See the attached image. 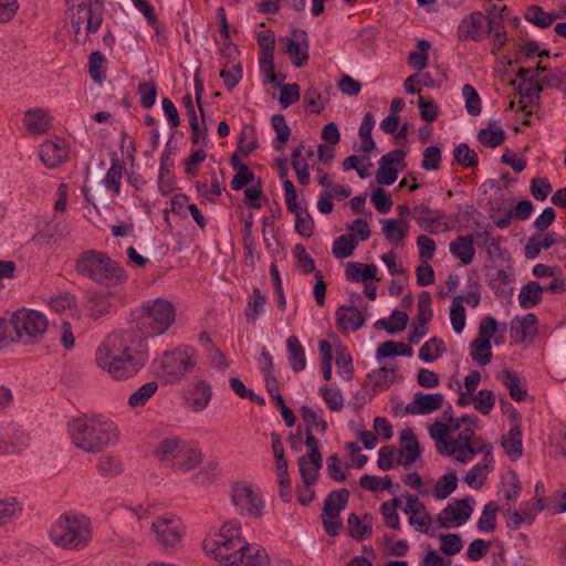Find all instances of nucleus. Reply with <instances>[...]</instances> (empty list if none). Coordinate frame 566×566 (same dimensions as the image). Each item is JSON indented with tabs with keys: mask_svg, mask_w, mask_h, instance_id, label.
I'll return each mask as SVG.
<instances>
[{
	"mask_svg": "<svg viewBox=\"0 0 566 566\" xmlns=\"http://www.w3.org/2000/svg\"><path fill=\"white\" fill-rule=\"evenodd\" d=\"M319 394L332 411H340L344 407V397L339 389L322 386Z\"/></svg>",
	"mask_w": 566,
	"mask_h": 566,
	"instance_id": "nucleus-63",
	"label": "nucleus"
},
{
	"mask_svg": "<svg viewBox=\"0 0 566 566\" xmlns=\"http://www.w3.org/2000/svg\"><path fill=\"white\" fill-rule=\"evenodd\" d=\"M151 530L156 534L157 542L165 549L177 547L184 535L182 522L175 515L157 517L151 524Z\"/></svg>",
	"mask_w": 566,
	"mask_h": 566,
	"instance_id": "nucleus-10",
	"label": "nucleus"
},
{
	"mask_svg": "<svg viewBox=\"0 0 566 566\" xmlns=\"http://www.w3.org/2000/svg\"><path fill=\"white\" fill-rule=\"evenodd\" d=\"M447 352L444 342L433 336L427 340L419 349V358L424 363H432Z\"/></svg>",
	"mask_w": 566,
	"mask_h": 566,
	"instance_id": "nucleus-36",
	"label": "nucleus"
},
{
	"mask_svg": "<svg viewBox=\"0 0 566 566\" xmlns=\"http://www.w3.org/2000/svg\"><path fill=\"white\" fill-rule=\"evenodd\" d=\"M497 326L499 324L493 316L483 317L479 324V335L470 344V356L480 366L488 365L492 359L491 339L493 337L496 345L504 343L503 333L506 329V325H503L502 333L500 335H496Z\"/></svg>",
	"mask_w": 566,
	"mask_h": 566,
	"instance_id": "nucleus-7",
	"label": "nucleus"
},
{
	"mask_svg": "<svg viewBox=\"0 0 566 566\" xmlns=\"http://www.w3.org/2000/svg\"><path fill=\"white\" fill-rule=\"evenodd\" d=\"M513 507L514 503H507V509L504 511L510 515L506 521V526L510 530H518L522 523L532 524L536 517V511L531 501L522 502L518 510H513Z\"/></svg>",
	"mask_w": 566,
	"mask_h": 566,
	"instance_id": "nucleus-20",
	"label": "nucleus"
},
{
	"mask_svg": "<svg viewBox=\"0 0 566 566\" xmlns=\"http://www.w3.org/2000/svg\"><path fill=\"white\" fill-rule=\"evenodd\" d=\"M124 168H125V163L118 158V156L115 151L112 153L111 168L108 169V171L104 178V185L108 190L114 191V193H116V195H118L120 192V180H122Z\"/></svg>",
	"mask_w": 566,
	"mask_h": 566,
	"instance_id": "nucleus-33",
	"label": "nucleus"
},
{
	"mask_svg": "<svg viewBox=\"0 0 566 566\" xmlns=\"http://www.w3.org/2000/svg\"><path fill=\"white\" fill-rule=\"evenodd\" d=\"M401 501L399 497H395L391 501L384 502L380 505V513L384 517L385 525L392 530L400 528V520L397 513V507L400 506Z\"/></svg>",
	"mask_w": 566,
	"mask_h": 566,
	"instance_id": "nucleus-48",
	"label": "nucleus"
},
{
	"mask_svg": "<svg viewBox=\"0 0 566 566\" xmlns=\"http://www.w3.org/2000/svg\"><path fill=\"white\" fill-rule=\"evenodd\" d=\"M400 463L397 462L395 446H384L378 451L377 467L381 471H389Z\"/></svg>",
	"mask_w": 566,
	"mask_h": 566,
	"instance_id": "nucleus-62",
	"label": "nucleus"
},
{
	"mask_svg": "<svg viewBox=\"0 0 566 566\" xmlns=\"http://www.w3.org/2000/svg\"><path fill=\"white\" fill-rule=\"evenodd\" d=\"M293 255L295 258V266L304 274H311L317 271L315 270V262L313 258L306 252L303 244H296L293 249Z\"/></svg>",
	"mask_w": 566,
	"mask_h": 566,
	"instance_id": "nucleus-53",
	"label": "nucleus"
},
{
	"mask_svg": "<svg viewBox=\"0 0 566 566\" xmlns=\"http://www.w3.org/2000/svg\"><path fill=\"white\" fill-rule=\"evenodd\" d=\"M397 367L381 366L367 375L373 380L374 394L388 389L396 378Z\"/></svg>",
	"mask_w": 566,
	"mask_h": 566,
	"instance_id": "nucleus-35",
	"label": "nucleus"
},
{
	"mask_svg": "<svg viewBox=\"0 0 566 566\" xmlns=\"http://www.w3.org/2000/svg\"><path fill=\"white\" fill-rule=\"evenodd\" d=\"M545 289L537 281H530L524 284L518 294V302L522 308H531L542 301Z\"/></svg>",
	"mask_w": 566,
	"mask_h": 566,
	"instance_id": "nucleus-34",
	"label": "nucleus"
},
{
	"mask_svg": "<svg viewBox=\"0 0 566 566\" xmlns=\"http://www.w3.org/2000/svg\"><path fill=\"white\" fill-rule=\"evenodd\" d=\"M450 319L453 331L460 334L465 326V308L461 304V297H453L450 307Z\"/></svg>",
	"mask_w": 566,
	"mask_h": 566,
	"instance_id": "nucleus-61",
	"label": "nucleus"
},
{
	"mask_svg": "<svg viewBox=\"0 0 566 566\" xmlns=\"http://www.w3.org/2000/svg\"><path fill=\"white\" fill-rule=\"evenodd\" d=\"M180 451L176 462L172 463L174 469L187 472L201 463L202 453L198 448L191 447L184 441Z\"/></svg>",
	"mask_w": 566,
	"mask_h": 566,
	"instance_id": "nucleus-26",
	"label": "nucleus"
},
{
	"mask_svg": "<svg viewBox=\"0 0 566 566\" xmlns=\"http://www.w3.org/2000/svg\"><path fill=\"white\" fill-rule=\"evenodd\" d=\"M382 233L387 241L398 244L408 235L409 224L402 218L382 219Z\"/></svg>",
	"mask_w": 566,
	"mask_h": 566,
	"instance_id": "nucleus-31",
	"label": "nucleus"
},
{
	"mask_svg": "<svg viewBox=\"0 0 566 566\" xmlns=\"http://www.w3.org/2000/svg\"><path fill=\"white\" fill-rule=\"evenodd\" d=\"M474 409L480 413L488 416L495 405L494 392L490 389H481L471 398Z\"/></svg>",
	"mask_w": 566,
	"mask_h": 566,
	"instance_id": "nucleus-54",
	"label": "nucleus"
},
{
	"mask_svg": "<svg viewBox=\"0 0 566 566\" xmlns=\"http://www.w3.org/2000/svg\"><path fill=\"white\" fill-rule=\"evenodd\" d=\"M501 444L510 460L516 461L522 457V430L521 424L518 422L511 427L507 434L502 437Z\"/></svg>",
	"mask_w": 566,
	"mask_h": 566,
	"instance_id": "nucleus-27",
	"label": "nucleus"
},
{
	"mask_svg": "<svg viewBox=\"0 0 566 566\" xmlns=\"http://www.w3.org/2000/svg\"><path fill=\"white\" fill-rule=\"evenodd\" d=\"M359 484L363 489L371 491V492H379L382 490H387L391 492L392 494L396 493V491L392 490V488L399 489L400 485L396 484L394 485L391 479L389 476H385L381 481L379 478L375 475L364 474L359 479Z\"/></svg>",
	"mask_w": 566,
	"mask_h": 566,
	"instance_id": "nucleus-43",
	"label": "nucleus"
},
{
	"mask_svg": "<svg viewBox=\"0 0 566 566\" xmlns=\"http://www.w3.org/2000/svg\"><path fill=\"white\" fill-rule=\"evenodd\" d=\"M338 329L357 331L365 324V315L354 305H342L336 313Z\"/></svg>",
	"mask_w": 566,
	"mask_h": 566,
	"instance_id": "nucleus-22",
	"label": "nucleus"
},
{
	"mask_svg": "<svg viewBox=\"0 0 566 566\" xmlns=\"http://www.w3.org/2000/svg\"><path fill=\"white\" fill-rule=\"evenodd\" d=\"M172 137L174 136L171 135L160 157L158 189L163 196H167L174 189V175L171 171V167H174V160L169 149Z\"/></svg>",
	"mask_w": 566,
	"mask_h": 566,
	"instance_id": "nucleus-21",
	"label": "nucleus"
},
{
	"mask_svg": "<svg viewBox=\"0 0 566 566\" xmlns=\"http://www.w3.org/2000/svg\"><path fill=\"white\" fill-rule=\"evenodd\" d=\"M241 552L232 554V559L227 566H268L269 555L261 545L250 544L243 545Z\"/></svg>",
	"mask_w": 566,
	"mask_h": 566,
	"instance_id": "nucleus-15",
	"label": "nucleus"
},
{
	"mask_svg": "<svg viewBox=\"0 0 566 566\" xmlns=\"http://www.w3.org/2000/svg\"><path fill=\"white\" fill-rule=\"evenodd\" d=\"M350 493L347 489L333 490L324 501L321 515L325 533L329 536H337L344 525L339 517L340 512L346 507Z\"/></svg>",
	"mask_w": 566,
	"mask_h": 566,
	"instance_id": "nucleus-8",
	"label": "nucleus"
},
{
	"mask_svg": "<svg viewBox=\"0 0 566 566\" xmlns=\"http://www.w3.org/2000/svg\"><path fill=\"white\" fill-rule=\"evenodd\" d=\"M453 158L464 167L475 168L479 165L478 154L467 143H461L454 148Z\"/></svg>",
	"mask_w": 566,
	"mask_h": 566,
	"instance_id": "nucleus-51",
	"label": "nucleus"
},
{
	"mask_svg": "<svg viewBox=\"0 0 566 566\" xmlns=\"http://www.w3.org/2000/svg\"><path fill=\"white\" fill-rule=\"evenodd\" d=\"M274 85L281 90L279 102L282 108H287L300 101L301 94L298 84H282L281 82H275Z\"/></svg>",
	"mask_w": 566,
	"mask_h": 566,
	"instance_id": "nucleus-58",
	"label": "nucleus"
},
{
	"mask_svg": "<svg viewBox=\"0 0 566 566\" xmlns=\"http://www.w3.org/2000/svg\"><path fill=\"white\" fill-rule=\"evenodd\" d=\"M158 390V384L156 381H149L139 387L128 398V406L136 408L143 407L146 402L156 394Z\"/></svg>",
	"mask_w": 566,
	"mask_h": 566,
	"instance_id": "nucleus-46",
	"label": "nucleus"
},
{
	"mask_svg": "<svg viewBox=\"0 0 566 566\" xmlns=\"http://www.w3.org/2000/svg\"><path fill=\"white\" fill-rule=\"evenodd\" d=\"M431 295L428 291H422L418 296V315L412 322V329L408 335L410 344H418L420 339L428 333V323L433 316L431 308Z\"/></svg>",
	"mask_w": 566,
	"mask_h": 566,
	"instance_id": "nucleus-13",
	"label": "nucleus"
},
{
	"mask_svg": "<svg viewBox=\"0 0 566 566\" xmlns=\"http://www.w3.org/2000/svg\"><path fill=\"white\" fill-rule=\"evenodd\" d=\"M418 51H411L408 55V62L417 70L422 71L428 65V51L430 42L427 40H419L417 43Z\"/></svg>",
	"mask_w": 566,
	"mask_h": 566,
	"instance_id": "nucleus-57",
	"label": "nucleus"
},
{
	"mask_svg": "<svg viewBox=\"0 0 566 566\" xmlns=\"http://www.w3.org/2000/svg\"><path fill=\"white\" fill-rule=\"evenodd\" d=\"M248 542L244 541L243 537H227V538H220V545H221V553H219L220 556V563L227 566L229 562L232 559V554L237 552H241V547L243 545H247Z\"/></svg>",
	"mask_w": 566,
	"mask_h": 566,
	"instance_id": "nucleus-45",
	"label": "nucleus"
},
{
	"mask_svg": "<svg viewBox=\"0 0 566 566\" xmlns=\"http://www.w3.org/2000/svg\"><path fill=\"white\" fill-rule=\"evenodd\" d=\"M106 59L101 51H93L88 56V72L93 82L101 83L105 78L103 69L105 67Z\"/></svg>",
	"mask_w": 566,
	"mask_h": 566,
	"instance_id": "nucleus-56",
	"label": "nucleus"
},
{
	"mask_svg": "<svg viewBox=\"0 0 566 566\" xmlns=\"http://www.w3.org/2000/svg\"><path fill=\"white\" fill-rule=\"evenodd\" d=\"M497 511L499 505L496 502L491 501L485 504L476 523V527L480 532H493L495 530Z\"/></svg>",
	"mask_w": 566,
	"mask_h": 566,
	"instance_id": "nucleus-47",
	"label": "nucleus"
},
{
	"mask_svg": "<svg viewBox=\"0 0 566 566\" xmlns=\"http://www.w3.org/2000/svg\"><path fill=\"white\" fill-rule=\"evenodd\" d=\"M0 453H20L28 444V434L20 429H13L11 434H8V441H0Z\"/></svg>",
	"mask_w": 566,
	"mask_h": 566,
	"instance_id": "nucleus-40",
	"label": "nucleus"
},
{
	"mask_svg": "<svg viewBox=\"0 0 566 566\" xmlns=\"http://www.w3.org/2000/svg\"><path fill=\"white\" fill-rule=\"evenodd\" d=\"M443 395L416 392L413 400L405 407L407 415H429L438 410L443 403Z\"/></svg>",
	"mask_w": 566,
	"mask_h": 566,
	"instance_id": "nucleus-17",
	"label": "nucleus"
},
{
	"mask_svg": "<svg viewBox=\"0 0 566 566\" xmlns=\"http://www.w3.org/2000/svg\"><path fill=\"white\" fill-rule=\"evenodd\" d=\"M401 449L397 455V462L403 468H408L421 455L420 443L411 429H405L400 432Z\"/></svg>",
	"mask_w": 566,
	"mask_h": 566,
	"instance_id": "nucleus-18",
	"label": "nucleus"
},
{
	"mask_svg": "<svg viewBox=\"0 0 566 566\" xmlns=\"http://www.w3.org/2000/svg\"><path fill=\"white\" fill-rule=\"evenodd\" d=\"M265 303L266 296L262 294L260 289L254 287L252 294L249 296L244 313L249 323H253L259 317V315L263 312Z\"/></svg>",
	"mask_w": 566,
	"mask_h": 566,
	"instance_id": "nucleus-42",
	"label": "nucleus"
},
{
	"mask_svg": "<svg viewBox=\"0 0 566 566\" xmlns=\"http://www.w3.org/2000/svg\"><path fill=\"white\" fill-rule=\"evenodd\" d=\"M73 444L86 452H99L118 440L117 426L109 420L80 417L67 427Z\"/></svg>",
	"mask_w": 566,
	"mask_h": 566,
	"instance_id": "nucleus-2",
	"label": "nucleus"
},
{
	"mask_svg": "<svg viewBox=\"0 0 566 566\" xmlns=\"http://www.w3.org/2000/svg\"><path fill=\"white\" fill-rule=\"evenodd\" d=\"M462 95L465 99V109L471 116H476L481 113V98L476 90L470 85L464 84L462 87Z\"/></svg>",
	"mask_w": 566,
	"mask_h": 566,
	"instance_id": "nucleus-64",
	"label": "nucleus"
},
{
	"mask_svg": "<svg viewBox=\"0 0 566 566\" xmlns=\"http://www.w3.org/2000/svg\"><path fill=\"white\" fill-rule=\"evenodd\" d=\"M415 212H418L419 216L416 218V223L427 232L433 233L432 226L438 223L446 217L443 210L437 209L433 210L429 206L424 203H420L413 207Z\"/></svg>",
	"mask_w": 566,
	"mask_h": 566,
	"instance_id": "nucleus-30",
	"label": "nucleus"
},
{
	"mask_svg": "<svg viewBox=\"0 0 566 566\" xmlns=\"http://www.w3.org/2000/svg\"><path fill=\"white\" fill-rule=\"evenodd\" d=\"M74 268L80 275L106 286L119 285L127 281L125 269L103 251H84L76 259Z\"/></svg>",
	"mask_w": 566,
	"mask_h": 566,
	"instance_id": "nucleus-3",
	"label": "nucleus"
},
{
	"mask_svg": "<svg viewBox=\"0 0 566 566\" xmlns=\"http://www.w3.org/2000/svg\"><path fill=\"white\" fill-rule=\"evenodd\" d=\"M259 64L260 71L265 74L263 83L275 84V82L277 81V74L274 72V50L266 48L265 51H261Z\"/></svg>",
	"mask_w": 566,
	"mask_h": 566,
	"instance_id": "nucleus-49",
	"label": "nucleus"
},
{
	"mask_svg": "<svg viewBox=\"0 0 566 566\" xmlns=\"http://www.w3.org/2000/svg\"><path fill=\"white\" fill-rule=\"evenodd\" d=\"M51 116L43 108H33L24 113L23 124L32 134H45L51 127Z\"/></svg>",
	"mask_w": 566,
	"mask_h": 566,
	"instance_id": "nucleus-24",
	"label": "nucleus"
},
{
	"mask_svg": "<svg viewBox=\"0 0 566 566\" xmlns=\"http://www.w3.org/2000/svg\"><path fill=\"white\" fill-rule=\"evenodd\" d=\"M66 15L74 31V42L85 44L91 33H96L103 22L102 13H95L92 0H65Z\"/></svg>",
	"mask_w": 566,
	"mask_h": 566,
	"instance_id": "nucleus-5",
	"label": "nucleus"
},
{
	"mask_svg": "<svg viewBox=\"0 0 566 566\" xmlns=\"http://www.w3.org/2000/svg\"><path fill=\"white\" fill-rule=\"evenodd\" d=\"M10 326L13 327L11 340L28 345L38 342L46 331L48 322L42 313L21 308L13 313Z\"/></svg>",
	"mask_w": 566,
	"mask_h": 566,
	"instance_id": "nucleus-6",
	"label": "nucleus"
},
{
	"mask_svg": "<svg viewBox=\"0 0 566 566\" xmlns=\"http://www.w3.org/2000/svg\"><path fill=\"white\" fill-rule=\"evenodd\" d=\"M440 552L447 556H452L461 552L463 548V541L459 534H441Z\"/></svg>",
	"mask_w": 566,
	"mask_h": 566,
	"instance_id": "nucleus-60",
	"label": "nucleus"
},
{
	"mask_svg": "<svg viewBox=\"0 0 566 566\" xmlns=\"http://www.w3.org/2000/svg\"><path fill=\"white\" fill-rule=\"evenodd\" d=\"M175 318L176 310L169 301L148 303L143 307L142 327L112 333L97 347V366L116 380L134 377L148 361L147 337L164 334Z\"/></svg>",
	"mask_w": 566,
	"mask_h": 566,
	"instance_id": "nucleus-1",
	"label": "nucleus"
},
{
	"mask_svg": "<svg viewBox=\"0 0 566 566\" xmlns=\"http://www.w3.org/2000/svg\"><path fill=\"white\" fill-rule=\"evenodd\" d=\"M347 532L353 539L363 542L371 536L373 527L360 521L356 513H350L347 517Z\"/></svg>",
	"mask_w": 566,
	"mask_h": 566,
	"instance_id": "nucleus-38",
	"label": "nucleus"
},
{
	"mask_svg": "<svg viewBox=\"0 0 566 566\" xmlns=\"http://www.w3.org/2000/svg\"><path fill=\"white\" fill-rule=\"evenodd\" d=\"M232 503L241 515L260 517L264 501L260 493H255L250 485L234 483L232 486Z\"/></svg>",
	"mask_w": 566,
	"mask_h": 566,
	"instance_id": "nucleus-11",
	"label": "nucleus"
},
{
	"mask_svg": "<svg viewBox=\"0 0 566 566\" xmlns=\"http://www.w3.org/2000/svg\"><path fill=\"white\" fill-rule=\"evenodd\" d=\"M305 111L311 114H319L324 109L322 94L315 86H310L303 95Z\"/></svg>",
	"mask_w": 566,
	"mask_h": 566,
	"instance_id": "nucleus-59",
	"label": "nucleus"
},
{
	"mask_svg": "<svg viewBox=\"0 0 566 566\" xmlns=\"http://www.w3.org/2000/svg\"><path fill=\"white\" fill-rule=\"evenodd\" d=\"M182 440L179 438H165L156 447L154 453L158 460L172 468L176 462L180 448H182Z\"/></svg>",
	"mask_w": 566,
	"mask_h": 566,
	"instance_id": "nucleus-28",
	"label": "nucleus"
},
{
	"mask_svg": "<svg viewBox=\"0 0 566 566\" xmlns=\"http://www.w3.org/2000/svg\"><path fill=\"white\" fill-rule=\"evenodd\" d=\"M455 506L452 503L448 505L437 515L436 522L441 528L458 527L464 524L473 513L474 499L468 496L461 500H454Z\"/></svg>",
	"mask_w": 566,
	"mask_h": 566,
	"instance_id": "nucleus-12",
	"label": "nucleus"
},
{
	"mask_svg": "<svg viewBox=\"0 0 566 566\" xmlns=\"http://www.w3.org/2000/svg\"><path fill=\"white\" fill-rule=\"evenodd\" d=\"M524 19L541 29H546L552 25V18L548 17V12L544 11V9L537 4L530 6L526 9Z\"/></svg>",
	"mask_w": 566,
	"mask_h": 566,
	"instance_id": "nucleus-52",
	"label": "nucleus"
},
{
	"mask_svg": "<svg viewBox=\"0 0 566 566\" xmlns=\"http://www.w3.org/2000/svg\"><path fill=\"white\" fill-rule=\"evenodd\" d=\"M271 124L275 130L276 138L273 143L274 148L277 150L283 144H285L291 136V128L286 124L285 116L282 114H275L271 118Z\"/></svg>",
	"mask_w": 566,
	"mask_h": 566,
	"instance_id": "nucleus-50",
	"label": "nucleus"
},
{
	"mask_svg": "<svg viewBox=\"0 0 566 566\" xmlns=\"http://www.w3.org/2000/svg\"><path fill=\"white\" fill-rule=\"evenodd\" d=\"M485 17L481 11H474L465 17L459 28L458 34L461 40L480 41L483 34Z\"/></svg>",
	"mask_w": 566,
	"mask_h": 566,
	"instance_id": "nucleus-19",
	"label": "nucleus"
},
{
	"mask_svg": "<svg viewBox=\"0 0 566 566\" xmlns=\"http://www.w3.org/2000/svg\"><path fill=\"white\" fill-rule=\"evenodd\" d=\"M292 34L294 38H286L285 52L295 67H302L310 60L307 33L302 29H293Z\"/></svg>",
	"mask_w": 566,
	"mask_h": 566,
	"instance_id": "nucleus-14",
	"label": "nucleus"
},
{
	"mask_svg": "<svg viewBox=\"0 0 566 566\" xmlns=\"http://www.w3.org/2000/svg\"><path fill=\"white\" fill-rule=\"evenodd\" d=\"M502 382L509 389L510 397L513 400L521 402L527 398V389L522 386L521 379L514 370H505L502 377Z\"/></svg>",
	"mask_w": 566,
	"mask_h": 566,
	"instance_id": "nucleus-37",
	"label": "nucleus"
},
{
	"mask_svg": "<svg viewBox=\"0 0 566 566\" xmlns=\"http://www.w3.org/2000/svg\"><path fill=\"white\" fill-rule=\"evenodd\" d=\"M111 307V302L107 294L93 292L87 294V308L90 315L97 319L107 314Z\"/></svg>",
	"mask_w": 566,
	"mask_h": 566,
	"instance_id": "nucleus-39",
	"label": "nucleus"
},
{
	"mask_svg": "<svg viewBox=\"0 0 566 566\" xmlns=\"http://www.w3.org/2000/svg\"><path fill=\"white\" fill-rule=\"evenodd\" d=\"M537 316L533 313H527L522 318L515 317L511 322L510 334L514 343L520 344L528 340L532 343L536 337L538 329Z\"/></svg>",
	"mask_w": 566,
	"mask_h": 566,
	"instance_id": "nucleus-16",
	"label": "nucleus"
},
{
	"mask_svg": "<svg viewBox=\"0 0 566 566\" xmlns=\"http://www.w3.org/2000/svg\"><path fill=\"white\" fill-rule=\"evenodd\" d=\"M449 249L451 254L464 265L471 264L475 255L474 241L471 234L459 235L450 243Z\"/></svg>",
	"mask_w": 566,
	"mask_h": 566,
	"instance_id": "nucleus-25",
	"label": "nucleus"
},
{
	"mask_svg": "<svg viewBox=\"0 0 566 566\" xmlns=\"http://www.w3.org/2000/svg\"><path fill=\"white\" fill-rule=\"evenodd\" d=\"M505 138L506 134L496 120L490 122L486 128H482L478 133V140L490 148L502 145Z\"/></svg>",
	"mask_w": 566,
	"mask_h": 566,
	"instance_id": "nucleus-32",
	"label": "nucleus"
},
{
	"mask_svg": "<svg viewBox=\"0 0 566 566\" xmlns=\"http://www.w3.org/2000/svg\"><path fill=\"white\" fill-rule=\"evenodd\" d=\"M39 154L42 163L50 169L59 167L67 159V150L65 147L53 140L43 142L40 146Z\"/></svg>",
	"mask_w": 566,
	"mask_h": 566,
	"instance_id": "nucleus-23",
	"label": "nucleus"
},
{
	"mask_svg": "<svg viewBox=\"0 0 566 566\" xmlns=\"http://www.w3.org/2000/svg\"><path fill=\"white\" fill-rule=\"evenodd\" d=\"M259 146L258 139L254 136L253 127L244 126L238 137L237 149L240 154L248 156Z\"/></svg>",
	"mask_w": 566,
	"mask_h": 566,
	"instance_id": "nucleus-55",
	"label": "nucleus"
},
{
	"mask_svg": "<svg viewBox=\"0 0 566 566\" xmlns=\"http://www.w3.org/2000/svg\"><path fill=\"white\" fill-rule=\"evenodd\" d=\"M286 352L290 367L293 371L300 373L306 367L305 350L295 335L286 339Z\"/></svg>",
	"mask_w": 566,
	"mask_h": 566,
	"instance_id": "nucleus-29",
	"label": "nucleus"
},
{
	"mask_svg": "<svg viewBox=\"0 0 566 566\" xmlns=\"http://www.w3.org/2000/svg\"><path fill=\"white\" fill-rule=\"evenodd\" d=\"M357 247V239L354 234H343L335 239L332 252L336 259H345L354 253Z\"/></svg>",
	"mask_w": 566,
	"mask_h": 566,
	"instance_id": "nucleus-44",
	"label": "nucleus"
},
{
	"mask_svg": "<svg viewBox=\"0 0 566 566\" xmlns=\"http://www.w3.org/2000/svg\"><path fill=\"white\" fill-rule=\"evenodd\" d=\"M195 355L196 349L193 347L184 346L170 352H165L156 363L165 375L180 379L195 367Z\"/></svg>",
	"mask_w": 566,
	"mask_h": 566,
	"instance_id": "nucleus-9",
	"label": "nucleus"
},
{
	"mask_svg": "<svg viewBox=\"0 0 566 566\" xmlns=\"http://www.w3.org/2000/svg\"><path fill=\"white\" fill-rule=\"evenodd\" d=\"M458 488V476L455 472H449L441 475L433 486V495L438 500H444L451 495Z\"/></svg>",
	"mask_w": 566,
	"mask_h": 566,
	"instance_id": "nucleus-41",
	"label": "nucleus"
},
{
	"mask_svg": "<svg viewBox=\"0 0 566 566\" xmlns=\"http://www.w3.org/2000/svg\"><path fill=\"white\" fill-rule=\"evenodd\" d=\"M91 522L83 514L65 513L52 525L50 537L55 545L70 549L87 546Z\"/></svg>",
	"mask_w": 566,
	"mask_h": 566,
	"instance_id": "nucleus-4",
	"label": "nucleus"
}]
</instances>
